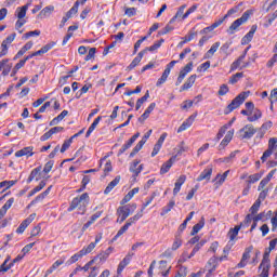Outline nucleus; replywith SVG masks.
<instances>
[{"label": "nucleus", "mask_w": 277, "mask_h": 277, "mask_svg": "<svg viewBox=\"0 0 277 277\" xmlns=\"http://www.w3.org/2000/svg\"><path fill=\"white\" fill-rule=\"evenodd\" d=\"M90 202V195L88 193H83L80 197H76L72 199L69 208L67 211H75V209H78L80 212V215L85 214V207H88V203Z\"/></svg>", "instance_id": "1"}, {"label": "nucleus", "mask_w": 277, "mask_h": 277, "mask_svg": "<svg viewBox=\"0 0 277 277\" xmlns=\"http://www.w3.org/2000/svg\"><path fill=\"white\" fill-rule=\"evenodd\" d=\"M250 16H252V11L251 10H247L240 18L234 21L232 23V25L229 26V28L227 29V34H229L230 36H233V34H235V31H237V29H239V27H241V25H243L245 23H248V19L250 18Z\"/></svg>", "instance_id": "2"}, {"label": "nucleus", "mask_w": 277, "mask_h": 277, "mask_svg": "<svg viewBox=\"0 0 277 277\" xmlns=\"http://www.w3.org/2000/svg\"><path fill=\"white\" fill-rule=\"evenodd\" d=\"M248 98V93L242 92L239 95H237L232 103L226 107L224 110V114L228 115L230 111H235L238 107H241L243 105L245 101Z\"/></svg>", "instance_id": "3"}, {"label": "nucleus", "mask_w": 277, "mask_h": 277, "mask_svg": "<svg viewBox=\"0 0 277 277\" xmlns=\"http://www.w3.org/2000/svg\"><path fill=\"white\" fill-rule=\"evenodd\" d=\"M256 133V129H254V126L247 124L242 129L239 130L238 135L240 140H250L254 136Z\"/></svg>", "instance_id": "4"}, {"label": "nucleus", "mask_w": 277, "mask_h": 277, "mask_svg": "<svg viewBox=\"0 0 277 277\" xmlns=\"http://www.w3.org/2000/svg\"><path fill=\"white\" fill-rule=\"evenodd\" d=\"M274 148H277V138L276 137L269 138L268 148H267V150L264 151L263 156L261 157L262 163H265V161H267V159H269V157H272V155L274 153Z\"/></svg>", "instance_id": "5"}, {"label": "nucleus", "mask_w": 277, "mask_h": 277, "mask_svg": "<svg viewBox=\"0 0 277 277\" xmlns=\"http://www.w3.org/2000/svg\"><path fill=\"white\" fill-rule=\"evenodd\" d=\"M272 251H265L264 252V255H263V260L260 264V267L259 269H262V276L263 277H268L269 274V254H271Z\"/></svg>", "instance_id": "6"}, {"label": "nucleus", "mask_w": 277, "mask_h": 277, "mask_svg": "<svg viewBox=\"0 0 277 277\" xmlns=\"http://www.w3.org/2000/svg\"><path fill=\"white\" fill-rule=\"evenodd\" d=\"M16 40V32L9 35L1 43L0 57H5L8 55V44H12Z\"/></svg>", "instance_id": "7"}, {"label": "nucleus", "mask_w": 277, "mask_h": 277, "mask_svg": "<svg viewBox=\"0 0 277 277\" xmlns=\"http://www.w3.org/2000/svg\"><path fill=\"white\" fill-rule=\"evenodd\" d=\"M194 68V63H188L185 65V67L180 71V75L176 79L175 85H181L183 83V80L187 75H189V71Z\"/></svg>", "instance_id": "8"}, {"label": "nucleus", "mask_w": 277, "mask_h": 277, "mask_svg": "<svg viewBox=\"0 0 277 277\" xmlns=\"http://www.w3.org/2000/svg\"><path fill=\"white\" fill-rule=\"evenodd\" d=\"M101 239H103V233H100L95 236V241L91 242L88 247H84L83 249H81L80 251H82V254L85 256V254H90V252H92V250H94L96 248V243H98L101 241Z\"/></svg>", "instance_id": "9"}, {"label": "nucleus", "mask_w": 277, "mask_h": 277, "mask_svg": "<svg viewBox=\"0 0 277 277\" xmlns=\"http://www.w3.org/2000/svg\"><path fill=\"white\" fill-rule=\"evenodd\" d=\"M34 220H36V213L30 214L29 217L25 219L17 227L16 233L19 235L25 233V229L27 228V226H29V224L34 222Z\"/></svg>", "instance_id": "10"}, {"label": "nucleus", "mask_w": 277, "mask_h": 277, "mask_svg": "<svg viewBox=\"0 0 277 277\" xmlns=\"http://www.w3.org/2000/svg\"><path fill=\"white\" fill-rule=\"evenodd\" d=\"M137 137H140V132L135 133L118 151V157H120V155H123V153H127V150H129V148H131V146H133V144H135V141L137 140Z\"/></svg>", "instance_id": "11"}, {"label": "nucleus", "mask_w": 277, "mask_h": 277, "mask_svg": "<svg viewBox=\"0 0 277 277\" xmlns=\"http://www.w3.org/2000/svg\"><path fill=\"white\" fill-rule=\"evenodd\" d=\"M135 253L129 252L126 258L119 263L118 268H117V274L120 276L122 272H124V267L131 263V259H133Z\"/></svg>", "instance_id": "12"}, {"label": "nucleus", "mask_w": 277, "mask_h": 277, "mask_svg": "<svg viewBox=\"0 0 277 277\" xmlns=\"http://www.w3.org/2000/svg\"><path fill=\"white\" fill-rule=\"evenodd\" d=\"M206 267L208 269L207 277H210L213 274V272L217 269V258L216 256L210 258Z\"/></svg>", "instance_id": "13"}, {"label": "nucleus", "mask_w": 277, "mask_h": 277, "mask_svg": "<svg viewBox=\"0 0 277 277\" xmlns=\"http://www.w3.org/2000/svg\"><path fill=\"white\" fill-rule=\"evenodd\" d=\"M197 78H198L197 75H192L190 77H188L185 83L181 87L180 92H185L190 88H193L194 84L196 83Z\"/></svg>", "instance_id": "14"}, {"label": "nucleus", "mask_w": 277, "mask_h": 277, "mask_svg": "<svg viewBox=\"0 0 277 277\" xmlns=\"http://www.w3.org/2000/svg\"><path fill=\"white\" fill-rule=\"evenodd\" d=\"M176 161V156H172L167 162H164L160 168V174H168L170 172V168L174 166Z\"/></svg>", "instance_id": "15"}, {"label": "nucleus", "mask_w": 277, "mask_h": 277, "mask_svg": "<svg viewBox=\"0 0 277 277\" xmlns=\"http://www.w3.org/2000/svg\"><path fill=\"white\" fill-rule=\"evenodd\" d=\"M114 252V247H109L105 251H102L100 254L95 256V259L98 261V263H105L107 259H109V254Z\"/></svg>", "instance_id": "16"}, {"label": "nucleus", "mask_w": 277, "mask_h": 277, "mask_svg": "<svg viewBox=\"0 0 277 277\" xmlns=\"http://www.w3.org/2000/svg\"><path fill=\"white\" fill-rule=\"evenodd\" d=\"M55 12V6L54 5H48L43 8L40 13L38 14V18H49Z\"/></svg>", "instance_id": "17"}, {"label": "nucleus", "mask_w": 277, "mask_h": 277, "mask_svg": "<svg viewBox=\"0 0 277 277\" xmlns=\"http://www.w3.org/2000/svg\"><path fill=\"white\" fill-rule=\"evenodd\" d=\"M15 157H34V147H24L15 153Z\"/></svg>", "instance_id": "18"}, {"label": "nucleus", "mask_w": 277, "mask_h": 277, "mask_svg": "<svg viewBox=\"0 0 277 277\" xmlns=\"http://www.w3.org/2000/svg\"><path fill=\"white\" fill-rule=\"evenodd\" d=\"M142 170H144V164H140V160H134L130 167V172H132L134 176H140Z\"/></svg>", "instance_id": "19"}, {"label": "nucleus", "mask_w": 277, "mask_h": 277, "mask_svg": "<svg viewBox=\"0 0 277 277\" xmlns=\"http://www.w3.org/2000/svg\"><path fill=\"white\" fill-rule=\"evenodd\" d=\"M250 252H252V249L248 248L245 250L241 261L237 264V267L239 269L246 267V265H248V261L250 260Z\"/></svg>", "instance_id": "20"}, {"label": "nucleus", "mask_w": 277, "mask_h": 277, "mask_svg": "<svg viewBox=\"0 0 277 277\" xmlns=\"http://www.w3.org/2000/svg\"><path fill=\"white\" fill-rule=\"evenodd\" d=\"M221 43L220 41L213 43L211 45V48L207 51V53L203 55V60H211V57H213V55H215V53L217 52V49H220Z\"/></svg>", "instance_id": "21"}, {"label": "nucleus", "mask_w": 277, "mask_h": 277, "mask_svg": "<svg viewBox=\"0 0 277 277\" xmlns=\"http://www.w3.org/2000/svg\"><path fill=\"white\" fill-rule=\"evenodd\" d=\"M198 36V32L190 30L187 36L182 38V41L177 44L180 49H183L184 44H187V42H192L194 38Z\"/></svg>", "instance_id": "22"}, {"label": "nucleus", "mask_w": 277, "mask_h": 277, "mask_svg": "<svg viewBox=\"0 0 277 277\" xmlns=\"http://www.w3.org/2000/svg\"><path fill=\"white\" fill-rule=\"evenodd\" d=\"M66 262V258H61L60 260H57L56 262H54L52 264V266L45 272L44 277L51 276V274H53V272L55 269H57V267H60L61 265H64V263Z\"/></svg>", "instance_id": "23"}, {"label": "nucleus", "mask_w": 277, "mask_h": 277, "mask_svg": "<svg viewBox=\"0 0 277 277\" xmlns=\"http://www.w3.org/2000/svg\"><path fill=\"white\" fill-rule=\"evenodd\" d=\"M211 174H213V168H207L200 173V175L197 177V181L199 183L200 181H211Z\"/></svg>", "instance_id": "24"}, {"label": "nucleus", "mask_w": 277, "mask_h": 277, "mask_svg": "<svg viewBox=\"0 0 277 277\" xmlns=\"http://www.w3.org/2000/svg\"><path fill=\"white\" fill-rule=\"evenodd\" d=\"M185 181H187V176L186 175H181L176 180L175 186L173 188V196H176V194H179V192H181V187L185 184Z\"/></svg>", "instance_id": "25"}, {"label": "nucleus", "mask_w": 277, "mask_h": 277, "mask_svg": "<svg viewBox=\"0 0 277 277\" xmlns=\"http://www.w3.org/2000/svg\"><path fill=\"white\" fill-rule=\"evenodd\" d=\"M187 150H189V147L185 146V142H181L175 148H174V153L175 155L173 157H181V155H183V153H187Z\"/></svg>", "instance_id": "26"}, {"label": "nucleus", "mask_w": 277, "mask_h": 277, "mask_svg": "<svg viewBox=\"0 0 277 277\" xmlns=\"http://www.w3.org/2000/svg\"><path fill=\"white\" fill-rule=\"evenodd\" d=\"M27 10H29V4H25L24 6H19L15 11V16L21 21L27 16Z\"/></svg>", "instance_id": "27"}, {"label": "nucleus", "mask_w": 277, "mask_h": 277, "mask_svg": "<svg viewBox=\"0 0 277 277\" xmlns=\"http://www.w3.org/2000/svg\"><path fill=\"white\" fill-rule=\"evenodd\" d=\"M254 34H256V25H253L250 31L242 38V44H248V42H252Z\"/></svg>", "instance_id": "28"}, {"label": "nucleus", "mask_w": 277, "mask_h": 277, "mask_svg": "<svg viewBox=\"0 0 277 277\" xmlns=\"http://www.w3.org/2000/svg\"><path fill=\"white\" fill-rule=\"evenodd\" d=\"M192 124H194V117L190 116L188 119H186L181 127L177 129V133H183V131H187V129H189V127H192Z\"/></svg>", "instance_id": "29"}, {"label": "nucleus", "mask_w": 277, "mask_h": 277, "mask_svg": "<svg viewBox=\"0 0 277 277\" xmlns=\"http://www.w3.org/2000/svg\"><path fill=\"white\" fill-rule=\"evenodd\" d=\"M243 224L237 225L234 228H230L227 236L229 237V241H235V238L237 235H239V230H241V227Z\"/></svg>", "instance_id": "30"}, {"label": "nucleus", "mask_w": 277, "mask_h": 277, "mask_svg": "<svg viewBox=\"0 0 277 277\" xmlns=\"http://www.w3.org/2000/svg\"><path fill=\"white\" fill-rule=\"evenodd\" d=\"M254 217L255 222H267V220L272 217V210L267 211V213L261 212L256 214Z\"/></svg>", "instance_id": "31"}, {"label": "nucleus", "mask_w": 277, "mask_h": 277, "mask_svg": "<svg viewBox=\"0 0 277 277\" xmlns=\"http://www.w3.org/2000/svg\"><path fill=\"white\" fill-rule=\"evenodd\" d=\"M118 183H120V175H117L105 188L104 194H111V190L114 189V187H116V185H118Z\"/></svg>", "instance_id": "32"}, {"label": "nucleus", "mask_w": 277, "mask_h": 277, "mask_svg": "<svg viewBox=\"0 0 277 277\" xmlns=\"http://www.w3.org/2000/svg\"><path fill=\"white\" fill-rule=\"evenodd\" d=\"M202 228H205V219H203V216L201 217V220L197 224H195L193 226L190 235H198V233H200V230H202Z\"/></svg>", "instance_id": "33"}, {"label": "nucleus", "mask_w": 277, "mask_h": 277, "mask_svg": "<svg viewBox=\"0 0 277 277\" xmlns=\"http://www.w3.org/2000/svg\"><path fill=\"white\" fill-rule=\"evenodd\" d=\"M101 120H103V117L98 116L93 122L92 124L89 127L87 133H85V137H90V135H92V133L94 132V129H96V127H98V122H101Z\"/></svg>", "instance_id": "34"}, {"label": "nucleus", "mask_w": 277, "mask_h": 277, "mask_svg": "<svg viewBox=\"0 0 277 277\" xmlns=\"http://www.w3.org/2000/svg\"><path fill=\"white\" fill-rule=\"evenodd\" d=\"M233 135H235V131L234 130L228 131L225 137L222 140L220 146L222 148L228 146V144H230V141L233 140Z\"/></svg>", "instance_id": "35"}, {"label": "nucleus", "mask_w": 277, "mask_h": 277, "mask_svg": "<svg viewBox=\"0 0 277 277\" xmlns=\"http://www.w3.org/2000/svg\"><path fill=\"white\" fill-rule=\"evenodd\" d=\"M144 215V209L141 210V212L136 213L134 216L130 217L127 223L126 226H128V228L132 225L135 224V222H137L138 220H141V217Z\"/></svg>", "instance_id": "36"}, {"label": "nucleus", "mask_w": 277, "mask_h": 277, "mask_svg": "<svg viewBox=\"0 0 277 277\" xmlns=\"http://www.w3.org/2000/svg\"><path fill=\"white\" fill-rule=\"evenodd\" d=\"M174 205H176V202L174 201V199H171L169 203L162 208L160 215H167V213H170L172 209H174Z\"/></svg>", "instance_id": "37"}, {"label": "nucleus", "mask_w": 277, "mask_h": 277, "mask_svg": "<svg viewBox=\"0 0 277 277\" xmlns=\"http://www.w3.org/2000/svg\"><path fill=\"white\" fill-rule=\"evenodd\" d=\"M185 8H187V4L181 5L176 14L170 19V23H175L176 18H181V16L183 17L185 15L183 14L185 12Z\"/></svg>", "instance_id": "38"}, {"label": "nucleus", "mask_w": 277, "mask_h": 277, "mask_svg": "<svg viewBox=\"0 0 277 277\" xmlns=\"http://www.w3.org/2000/svg\"><path fill=\"white\" fill-rule=\"evenodd\" d=\"M168 77H170V72H169V70L164 69L161 77L156 82L157 88H159L160 85H163V83H166V81H168Z\"/></svg>", "instance_id": "39"}, {"label": "nucleus", "mask_w": 277, "mask_h": 277, "mask_svg": "<svg viewBox=\"0 0 277 277\" xmlns=\"http://www.w3.org/2000/svg\"><path fill=\"white\" fill-rule=\"evenodd\" d=\"M148 98H150V93L146 91L145 95L138 98L136 102V111L140 110V107H142V105H144V103H146Z\"/></svg>", "instance_id": "40"}, {"label": "nucleus", "mask_w": 277, "mask_h": 277, "mask_svg": "<svg viewBox=\"0 0 277 277\" xmlns=\"http://www.w3.org/2000/svg\"><path fill=\"white\" fill-rule=\"evenodd\" d=\"M259 209H261V200L256 199L252 207L249 209L251 215H256L259 213Z\"/></svg>", "instance_id": "41"}, {"label": "nucleus", "mask_w": 277, "mask_h": 277, "mask_svg": "<svg viewBox=\"0 0 277 277\" xmlns=\"http://www.w3.org/2000/svg\"><path fill=\"white\" fill-rule=\"evenodd\" d=\"M122 207L126 213H128V217H129V215H131V213H134L135 209H137V203H130Z\"/></svg>", "instance_id": "42"}, {"label": "nucleus", "mask_w": 277, "mask_h": 277, "mask_svg": "<svg viewBox=\"0 0 277 277\" xmlns=\"http://www.w3.org/2000/svg\"><path fill=\"white\" fill-rule=\"evenodd\" d=\"M82 256H84L82 251H79L67 261V265H72L74 263H77V261H79V259H82Z\"/></svg>", "instance_id": "43"}, {"label": "nucleus", "mask_w": 277, "mask_h": 277, "mask_svg": "<svg viewBox=\"0 0 277 277\" xmlns=\"http://www.w3.org/2000/svg\"><path fill=\"white\" fill-rule=\"evenodd\" d=\"M245 55H240L234 63L230 65V70H237L239 66H241V62H243Z\"/></svg>", "instance_id": "44"}, {"label": "nucleus", "mask_w": 277, "mask_h": 277, "mask_svg": "<svg viewBox=\"0 0 277 277\" xmlns=\"http://www.w3.org/2000/svg\"><path fill=\"white\" fill-rule=\"evenodd\" d=\"M261 176L262 175L260 173L249 175L248 176L249 181L247 182V184L252 185L253 183H256V182L261 181Z\"/></svg>", "instance_id": "45"}, {"label": "nucleus", "mask_w": 277, "mask_h": 277, "mask_svg": "<svg viewBox=\"0 0 277 277\" xmlns=\"http://www.w3.org/2000/svg\"><path fill=\"white\" fill-rule=\"evenodd\" d=\"M261 116H263V113H261V110L255 109L253 111V116L248 117V121L249 122H256V120H259V118H261Z\"/></svg>", "instance_id": "46"}, {"label": "nucleus", "mask_w": 277, "mask_h": 277, "mask_svg": "<svg viewBox=\"0 0 277 277\" xmlns=\"http://www.w3.org/2000/svg\"><path fill=\"white\" fill-rule=\"evenodd\" d=\"M170 31H174V26L169 22L164 28L159 31L160 36H166V34H170Z\"/></svg>", "instance_id": "47"}, {"label": "nucleus", "mask_w": 277, "mask_h": 277, "mask_svg": "<svg viewBox=\"0 0 277 277\" xmlns=\"http://www.w3.org/2000/svg\"><path fill=\"white\" fill-rule=\"evenodd\" d=\"M79 12V2L75 3L74 6L66 13V16L72 18V15Z\"/></svg>", "instance_id": "48"}, {"label": "nucleus", "mask_w": 277, "mask_h": 277, "mask_svg": "<svg viewBox=\"0 0 277 277\" xmlns=\"http://www.w3.org/2000/svg\"><path fill=\"white\" fill-rule=\"evenodd\" d=\"M34 36H40V30L28 31V32L23 35L22 39L23 40H29V38H34Z\"/></svg>", "instance_id": "49"}, {"label": "nucleus", "mask_w": 277, "mask_h": 277, "mask_svg": "<svg viewBox=\"0 0 277 277\" xmlns=\"http://www.w3.org/2000/svg\"><path fill=\"white\" fill-rule=\"evenodd\" d=\"M164 42L163 39H160L159 41H156L153 45L146 48V51H157V49H159L161 47V44Z\"/></svg>", "instance_id": "50"}, {"label": "nucleus", "mask_w": 277, "mask_h": 277, "mask_svg": "<svg viewBox=\"0 0 277 277\" xmlns=\"http://www.w3.org/2000/svg\"><path fill=\"white\" fill-rule=\"evenodd\" d=\"M243 78V72H237L234 76L230 77L229 79V83L232 85H235V83H237V81H239V79Z\"/></svg>", "instance_id": "51"}, {"label": "nucleus", "mask_w": 277, "mask_h": 277, "mask_svg": "<svg viewBox=\"0 0 277 277\" xmlns=\"http://www.w3.org/2000/svg\"><path fill=\"white\" fill-rule=\"evenodd\" d=\"M17 181H3L0 182V189H2V187H5L6 189H10V187H13V185H16Z\"/></svg>", "instance_id": "52"}, {"label": "nucleus", "mask_w": 277, "mask_h": 277, "mask_svg": "<svg viewBox=\"0 0 277 277\" xmlns=\"http://www.w3.org/2000/svg\"><path fill=\"white\" fill-rule=\"evenodd\" d=\"M229 170L225 171L223 174H217L216 175V181H219V184L222 185V183H224V181H226L228 174H229Z\"/></svg>", "instance_id": "53"}, {"label": "nucleus", "mask_w": 277, "mask_h": 277, "mask_svg": "<svg viewBox=\"0 0 277 277\" xmlns=\"http://www.w3.org/2000/svg\"><path fill=\"white\" fill-rule=\"evenodd\" d=\"M39 172H40V167L34 169L30 175L28 176L27 183H31V181H34L38 176Z\"/></svg>", "instance_id": "54"}, {"label": "nucleus", "mask_w": 277, "mask_h": 277, "mask_svg": "<svg viewBox=\"0 0 277 277\" xmlns=\"http://www.w3.org/2000/svg\"><path fill=\"white\" fill-rule=\"evenodd\" d=\"M55 41H51L50 43L45 44L44 47L41 48V52L44 53H49V51H51V49H53V47H55Z\"/></svg>", "instance_id": "55"}, {"label": "nucleus", "mask_w": 277, "mask_h": 277, "mask_svg": "<svg viewBox=\"0 0 277 277\" xmlns=\"http://www.w3.org/2000/svg\"><path fill=\"white\" fill-rule=\"evenodd\" d=\"M227 129H228V127L223 126V127L219 130V132H217V134H216V142H220L221 137H224V134L226 133Z\"/></svg>", "instance_id": "56"}, {"label": "nucleus", "mask_w": 277, "mask_h": 277, "mask_svg": "<svg viewBox=\"0 0 277 277\" xmlns=\"http://www.w3.org/2000/svg\"><path fill=\"white\" fill-rule=\"evenodd\" d=\"M124 14H126V16H129V18H131V16H135V14H137V9L136 8H128V9H126Z\"/></svg>", "instance_id": "57"}, {"label": "nucleus", "mask_w": 277, "mask_h": 277, "mask_svg": "<svg viewBox=\"0 0 277 277\" xmlns=\"http://www.w3.org/2000/svg\"><path fill=\"white\" fill-rule=\"evenodd\" d=\"M70 144H72V138L64 141L61 153H66L67 148H70Z\"/></svg>", "instance_id": "58"}, {"label": "nucleus", "mask_w": 277, "mask_h": 277, "mask_svg": "<svg viewBox=\"0 0 277 277\" xmlns=\"http://www.w3.org/2000/svg\"><path fill=\"white\" fill-rule=\"evenodd\" d=\"M53 166H54L53 160L48 161L43 168L44 174H49V172H51V170H53Z\"/></svg>", "instance_id": "59"}, {"label": "nucleus", "mask_w": 277, "mask_h": 277, "mask_svg": "<svg viewBox=\"0 0 277 277\" xmlns=\"http://www.w3.org/2000/svg\"><path fill=\"white\" fill-rule=\"evenodd\" d=\"M228 94V85L222 84L219 90V96H226Z\"/></svg>", "instance_id": "60"}, {"label": "nucleus", "mask_w": 277, "mask_h": 277, "mask_svg": "<svg viewBox=\"0 0 277 277\" xmlns=\"http://www.w3.org/2000/svg\"><path fill=\"white\" fill-rule=\"evenodd\" d=\"M260 230L262 233V237H267V235L269 234V226L267 224H263L260 227Z\"/></svg>", "instance_id": "61"}, {"label": "nucleus", "mask_w": 277, "mask_h": 277, "mask_svg": "<svg viewBox=\"0 0 277 277\" xmlns=\"http://www.w3.org/2000/svg\"><path fill=\"white\" fill-rule=\"evenodd\" d=\"M180 246H183V241L179 238V236H176L172 245V250H179Z\"/></svg>", "instance_id": "62"}, {"label": "nucleus", "mask_w": 277, "mask_h": 277, "mask_svg": "<svg viewBox=\"0 0 277 277\" xmlns=\"http://www.w3.org/2000/svg\"><path fill=\"white\" fill-rule=\"evenodd\" d=\"M277 62V53L266 63L267 68H273L274 64Z\"/></svg>", "instance_id": "63"}, {"label": "nucleus", "mask_w": 277, "mask_h": 277, "mask_svg": "<svg viewBox=\"0 0 277 277\" xmlns=\"http://www.w3.org/2000/svg\"><path fill=\"white\" fill-rule=\"evenodd\" d=\"M277 18V10L268 17L267 24H265V27H269L272 23Z\"/></svg>", "instance_id": "64"}]
</instances>
